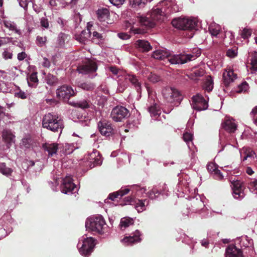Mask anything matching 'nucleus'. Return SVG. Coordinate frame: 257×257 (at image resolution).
<instances>
[{"instance_id":"f257e3e1","label":"nucleus","mask_w":257,"mask_h":257,"mask_svg":"<svg viewBox=\"0 0 257 257\" xmlns=\"http://www.w3.org/2000/svg\"><path fill=\"white\" fill-rule=\"evenodd\" d=\"M201 54L200 50L198 48L193 49L191 53L180 54L179 55L168 54L163 50H158L154 51L152 56L156 59H164L167 58L168 60L173 64H183L188 61L195 60Z\"/></svg>"},{"instance_id":"f03ea898","label":"nucleus","mask_w":257,"mask_h":257,"mask_svg":"<svg viewBox=\"0 0 257 257\" xmlns=\"http://www.w3.org/2000/svg\"><path fill=\"white\" fill-rule=\"evenodd\" d=\"M42 126L53 132L62 131L64 127L63 120L53 113L46 114L43 118Z\"/></svg>"},{"instance_id":"7ed1b4c3","label":"nucleus","mask_w":257,"mask_h":257,"mask_svg":"<svg viewBox=\"0 0 257 257\" xmlns=\"http://www.w3.org/2000/svg\"><path fill=\"white\" fill-rule=\"evenodd\" d=\"M85 226L87 228H89L99 234H103L106 227L105 221L101 215L93 217L88 219L86 221Z\"/></svg>"},{"instance_id":"20e7f679","label":"nucleus","mask_w":257,"mask_h":257,"mask_svg":"<svg viewBox=\"0 0 257 257\" xmlns=\"http://www.w3.org/2000/svg\"><path fill=\"white\" fill-rule=\"evenodd\" d=\"M149 17L141 16L139 18L140 23L146 27L153 28L156 25V22L161 19L163 16L162 11L159 8L153 9Z\"/></svg>"},{"instance_id":"39448f33","label":"nucleus","mask_w":257,"mask_h":257,"mask_svg":"<svg viewBox=\"0 0 257 257\" xmlns=\"http://www.w3.org/2000/svg\"><path fill=\"white\" fill-rule=\"evenodd\" d=\"M162 94L166 100L169 103L177 101L178 103H180L182 99L180 92L171 87L164 88L162 90Z\"/></svg>"},{"instance_id":"423d86ee","label":"nucleus","mask_w":257,"mask_h":257,"mask_svg":"<svg viewBox=\"0 0 257 257\" xmlns=\"http://www.w3.org/2000/svg\"><path fill=\"white\" fill-rule=\"evenodd\" d=\"M129 110L122 106H116L114 107L110 114L113 120L116 122L123 121L130 116Z\"/></svg>"},{"instance_id":"0eeeda50","label":"nucleus","mask_w":257,"mask_h":257,"mask_svg":"<svg viewBox=\"0 0 257 257\" xmlns=\"http://www.w3.org/2000/svg\"><path fill=\"white\" fill-rule=\"evenodd\" d=\"M96 240L92 237L84 239L79 251L80 253L85 256H89L92 252L96 244Z\"/></svg>"},{"instance_id":"6e6552de","label":"nucleus","mask_w":257,"mask_h":257,"mask_svg":"<svg viewBox=\"0 0 257 257\" xmlns=\"http://www.w3.org/2000/svg\"><path fill=\"white\" fill-rule=\"evenodd\" d=\"M56 94L58 98L69 103L70 97L74 96L75 92L71 86L64 85L57 89Z\"/></svg>"},{"instance_id":"1a4fd4ad","label":"nucleus","mask_w":257,"mask_h":257,"mask_svg":"<svg viewBox=\"0 0 257 257\" xmlns=\"http://www.w3.org/2000/svg\"><path fill=\"white\" fill-rule=\"evenodd\" d=\"M193 108L198 111L204 110L208 108V103L200 94H197L192 97Z\"/></svg>"},{"instance_id":"9d476101","label":"nucleus","mask_w":257,"mask_h":257,"mask_svg":"<svg viewBox=\"0 0 257 257\" xmlns=\"http://www.w3.org/2000/svg\"><path fill=\"white\" fill-rule=\"evenodd\" d=\"M98 127L102 135L108 137L114 134V130L111 123L105 119L101 120L98 122Z\"/></svg>"},{"instance_id":"9b49d317","label":"nucleus","mask_w":257,"mask_h":257,"mask_svg":"<svg viewBox=\"0 0 257 257\" xmlns=\"http://www.w3.org/2000/svg\"><path fill=\"white\" fill-rule=\"evenodd\" d=\"M123 201L124 202V203H120L121 206L125 205L127 203H130L132 204L133 203H135V208L138 212H142L145 210V202H147V203L149 202V201L147 199H138L137 202L135 200V198L131 196L125 197Z\"/></svg>"},{"instance_id":"f8f14e48","label":"nucleus","mask_w":257,"mask_h":257,"mask_svg":"<svg viewBox=\"0 0 257 257\" xmlns=\"http://www.w3.org/2000/svg\"><path fill=\"white\" fill-rule=\"evenodd\" d=\"M97 69V66L95 62L88 60L84 64L79 65L77 70L80 73L87 74L90 72H93Z\"/></svg>"},{"instance_id":"ddd939ff","label":"nucleus","mask_w":257,"mask_h":257,"mask_svg":"<svg viewBox=\"0 0 257 257\" xmlns=\"http://www.w3.org/2000/svg\"><path fill=\"white\" fill-rule=\"evenodd\" d=\"M231 184L234 197L236 199H242L244 197L242 183L239 180H236L232 182Z\"/></svg>"},{"instance_id":"4468645a","label":"nucleus","mask_w":257,"mask_h":257,"mask_svg":"<svg viewBox=\"0 0 257 257\" xmlns=\"http://www.w3.org/2000/svg\"><path fill=\"white\" fill-rule=\"evenodd\" d=\"M76 187V185L73 183V180L70 177H66L63 180L61 185V191L62 193L67 194L71 192Z\"/></svg>"},{"instance_id":"2eb2a0df","label":"nucleus","mask_w":257,"mask_h":257,"mask_svg":"<svg viewBox=\"0 0 257 257\" xmlns=\"http://www.w3.org/2000/svg\"><path fill=\"white\" fill-rule=\"evenodd\" d=\"M141 234L140 231L137 230L133 236H125L122 239V242L127 245H132L134 243L139 242L141 241L140 238Z\"/></svg>"},{"instance_id":"dca6fc26","label":"nucleus","mask_w":257,"mask_h":257,"mask_svg":"<svg viewBox=\"0 0 257 257\" xmlns=\"http://www.w3.org/2000/svg\"><path fill=\"white\" fill-rule=\"evenodd\" d=\"M225 257H243L242 252L234 245H229L226 249Z\"/></svg>"},{"instance_id":"f3484780","label":"nucleus","mask_w":257,"mask_h":257,"mask_svg":"<svg viewBox=\"0 0 257 257\" xmlns=\"http://www.w3.org/2000/svg\"><path fill=\"white\" fill-rule=\"evenodd\" d=\"M232 118H226L222 123V127L229 133H233L237 129V125Z\"/></svg>"},{"instance_id":"a211bd4d","label":"nucleus","mask_w":257,"mask_h":257,"mask_svg":"<svg viewBox=\"0 0 257 257\" xmlns=\"http://www.w3.org/2000/svg\"><path fill=\"white\" fill-rule=\"evenodd\" d=\"M110 71L114 75H116L117 77L124 75V80H138L135 76L130 74H125V73L118 69L116 66H111L109 67Z\"/></svg>"},{"instance_id":"6ab92c4d","label":"nucleus","mask_w":257,"mask_h":257,"mask_svg":"<svg viewBox=\"0 0 257 257\" xmlns=\"http://www.w3.org/2000/svg\"><path fill=\"white\" fill-rule=\"evenodd\" d=\"M136 47L143 52H148L152 49L150 43L145 40H138L135 42Z\"/></svg>"},{"instance_id":"aec40b11","label":"nucleus","mask_w":257,"mask_h":257,"mask_svg":"<svg viewBox=\"0 0 257 257\" xmlns=\"http://www.w3.org/2000/svg\"><path fill=\"white\" fill-rule=\"evenodd\" d=\"M97 18L99 21L109 24V11L107 9H98L97 12Z\"/></svg>"},{"instance_id":"412c9836","label":"nucleus","mask_w":257,"mask_h":257,"mask_svg":"<svg viewBox=\"0 0 257 257\" xmlns=\"http://www.w3.org/2000/svg\"><path fill=\"white\" fill-rule=\"evenodd\" d=\"M69 104L71 105L72 106L77 107L83 109H85L86 108L93 109L94 107V106H93L90 103V101L85 99L80 100L77 102L69 101Z\"/></svg>"},{"instance_id":"4be33fe9","label":"nucleus","mask_w":257,"mask_h":257,"mask_svg":"<svg viewBox=\"0 0 257 257\" xmlns=\"http://www.w3.org/2000/svg\"><path fill=\"white\" fill-rule=\"evenodd\" d=\"M130 191V189L125 188L124 189H121L118 191L111 193L109 194L107 199H110L111 201H115L117 199H121L122 196L128 194Z\"/></svg>"},{"instance_id":"5701e85b","label":"nucleus","mask_w":257,"mask_h":257,"mask_svg":"<svg viewBox=\"0 0 257 257\" xmlns=\"http://www.w3.org/2000/svg\"><path fill=\"white\" fill-rule=\"evenodd\" d=\"M2 137L9 148L12 143L14 142L15 136L10 131L4 130L3 132Z\"/></svg>"},{"instance_id":"b1692460","label":"nucleus","mask_w":257,"mask_h":257,"mask_svg":"<svg viewBox=\"0 0 257 257\" xmlns=\"http://www.w3.org/2000/svg\"><path fill=\"white\" fill-rule=\"evenodd\" d=\"M43 148L48 152L49 156H52L54 154L57 153L58 149V144L56 143H45L43 144Z\"/></svg>"},{"instance_id":"393cba45","label":"nucleus","mask_w":257,"mask_h":257,"mask_svg":"<svg viewBox=\"0 0 257 257\" xmlns=\"http://www.w3.org/2000/svg\"><path fill=\"white\" fill-rule=\"evenodd\" d=\"M186 18H179L177 19H174L172 21V25L179 29L185 30V24L187 23Z\"/></svg>"},{"instance_id":"a878e982","label":"nucleus","mask_w":257,"mask_h":257,"mask_svg":"<svg viewBox=\"0 0 257 257\" xmlns=\"http://www.w3.org/2000/svg\"><path fill=\"white\" fill-rule=\"evenodd\" d=\"M223 80H235L237 78V74L232 69L225 71L223 73Z\"/></svg>"},{"instance_id":"bb28decb","label":"nucleus","mask_w":257,"mask_h":257,"mask_svg":"<svg viewBox=\"0 0 257 257\" xmlns=\"http://www.w3.org/2000/svg\"><path fill=\"white\" fill-rule=\"evenodd\" d=\"M149 0H130V3L132 8H144Z\"/></svg>"},{"instance_id":"cd10ccee","label":"nucleus","mask_w":257,"mask_h":257,"mask_svg":"<svg viewBox=\"0 0 257 257\" xmlns=\"http://www.w3.org/2000/svg\"><path fill=\"white\" fill-rule=\"evenodd\" d=\"M91 34L89 29L87 31H83L81 34L77 36L76 40L79 41L80 43H84V42L90 37Z\"/></svg>"},{"instance_id":"c85d7f7f","label":"nucleus","mask_w":257,"mask_h":257,"mask_svg":"<svg viewBox=\"0 0 257 257\" xmlns=\"http://www.w3.org/2000/svg\"><path fill=\"white\" fill-rule=\"evenodd\" d=\"M13 171L11 168L7 167L6 163H0V172L4 175L11 176Z\"/></svg>"},{"instance_id":"c756f323","label":"nucleus","mask_w":257,"mask_h":257,"mask_svg":"<svg viewBox=\"0 0 257 257\" xmlns=\"http://www.w3.org/2000/svg\"><path fill=\"white\" fill-rule=\"evenodd\" d=\"M79 86L84 90L92 91L95 86L91 81H83L79 84Z\"/></svg>"},{"instance_id":"7c9ffc66","label":"nucleus","mask_w":257,"mask_h":257,"mask_svg":"<svg viewBox=\"0 0 257 257\" xmlns=\"http://www.w3.org/2000/svg\"><path fill=\"white\" fill-rule=\"evenodd\" d=\"M33 143V140L30 136L23 138L21 142L22 145L27 149L30 148Z\"/></svg>"},{"instance_id":"2f4dec72","label":"nucleus","mask_w":257,"mask_h":257,"mask_svg":"<svg viewBox=\"0 0 257 257\" xmlns=\"http://www.w3.org/2000/svg\"><path fill=\"white\" fill-rule=\"evenodd\" d=\"M134 223L133 218L130 217H124L120 220V225L121 227L126 228L131 225H133Z\"/></svg>"},{"instance_id":"473e14b6","label":"nucleus","mask_w":257,"mask_h":257,"mask_svg":"<svg viewBox=\"0 0 257 257\" xmlns=\"http://www.w3.org/2000/svg\"><path fill=\"white\" fill-rule=\"evenodd\" d=\"M148 109L150 113L154 116H158L161 113L160 110L158 108L156 104H154L153 105L150 106L148 108Z\"/></svg>"},{"instance_id":"72a5a7b5","label":"nucleus","mask_w":257,"mask_h":257,"mask_svg":"<svg viewBox=\"0 0 257 257\" xmlns=\"http://www.w3.org/2000/svg\"><path fill=\"white\" fill-rule=\"evenodd\" d=\"M213 81H204L202 85L203 89L209 92L213 88Z\"/></svg>"},{"instance_id":"f704fd0d","label":"nucleus","mask_w":257,"mask_h":257,"mask_svg":"<svg viewBox=\"0 0 257 257\" xmlns=\"http://www.w3.org/2000/svg\"><path fill=\"white\" fill-rule=\"evenodd\" d=\"M248 88V84L246 81H243V82L237 86L236 92L238 93H240L242 92H245Z\"/></svg>"},{"instance_id":"c9c22d12","label":"nucleus","mask_w":257,"mask_h":257,"mask_svg":"<svg viewBox=\"0 0 257 257\" xmlns=\"http://www.w3.org/2000/svg\"><path fill=\"white\" fill-rule=\"evenodd\" d=\"M69 36L64 33H61L59 34L58 37V42L59 46H62L65 44V41L67 39Z\"/></svg>"},{"instance_id":"e433bc0d","label":"nucleus","mask_w":257,"mask_h":257,"mask_svg":"<svg viewBox=\"0 0 257 257\" xmlns=\"http://www.w3.org/2000/svg\"><path fill=\"white\" fill-rule=\"evenodd\" d=\"M188 21L185 24V30H191L195 28L197 25L196 22L192 20L189 19H186Z\"/></svg>"},{"instance_id":"4c0bfd02","label":"nucleus","mask_w":257,"mask_h":257,"mask_svg":"<svg viewBox=\"0 0 257 257\" xmlns=\"http://www.w3.org/2000/svg\"><path fill=\"white\" fill-rule=\"evenodd\" d=\"M204 73V70L202 68L195 69L192 71L191 75L195 77H199L203 76Z\"/></svg>"},{"instance_id":"58836bf2","label":"nucleus","mask_w":257,"mask_h":257,"mask_svg":"<svg viewBox=\"0 0 257 257\" xmlns=\"http://www.w3.org/2000/svg\"><path fill=\"white\" fill-rule=\"evenodd\" d=\"M47 38L46 36L42 37L38 36L36 38L37 44L38 46L41 47L45 45Z\"/></svg>"},{"instance_id":"ea45409f","label":"nucleus","mask_w":257,"mask_h":257,"mask_svg":"<svg viewBox=\"0 0 257 257\" xmlns=\"http://www.w3.org/2000/svg\"><path fill=\"white\" fill-rule=\"evenodd\" d=\"M4 24L5 27L12 31H17L16 25L11 21H4Z\"/></svg>"},{"instance_id":"a19ab883","label":"nucleus","mask_w":257,"mask_h":257,"mask_svg":"<svg viewBox=\"0 0 257 257\" xmlns=\"http://www.w3.org/2000/svg\"><path fill=\"white\" fill-rule=\"evenodd\" d=\"M237 55V49H229L226 51V56L230 58H234Z\"/></svg>"},{"instance_id":"79ce46f5","label":"nucleus","mask_w":257,"mask_h":257,"mask_svg":"<svg viewBox=\"0 0 257 257\" xmlns=\"http://www.w3.org/2000/svg\"><path fill=\"white\" fill-rule=\"evenodd\" d=\"M251 34V30L249 29L244 28L241 32V36L243 39L248 38Z\"/></svg>"},{"instance_id":"37998d69","label":"nucleus","mask_w":257,"mask_h":257,"mask_svg":"<svg viewBox=\"0 0 257 257\" xmlns=\"http://www.w3.org/2000/svg\"><path fill=\"white\" fill-rule=\"evenodd\" d=\"M183 140L187 143L192 142L193 140V135L188 132H186L183 136Z\"/></svg>"},{"instance_id":"c03bdc74","label":"nucleus","mask_w":257,"mask_h":257,"mask_svg":"<svg viewBox=\"0 0 257 257\" xmlns=\"http://www.w3.org/2000/svg\"><path fill=\"white\" fill-rule=\"evenodd\" d=\"M252 67L254 70H257V52H255L251 60Z\"/></svg>"},{"instance_id":"a18cd8bd","label":"nucleus","mask_w":257,"mask_h":257,"mask_svg":"<svg viewBox=\"0 0 257 257\" xmlns=\"http://www.w3.org/2000/svg\"><path fill=\"white\" fill-rule=\"evenodd\" d=\"M41 26L45 28L48 29L49 26V21L48 19L46 18H42L41 19Z\"/></svg>"},{"instance_id":"49530a36","label":"nucleus","mask_w":257,"mask_h":257,"mask_svg":"<svg viewBox=\"0 0 257 257\" xmlns=\"http://www.w3.org/2000/svg\"><path fill=\"white\" fill-rule=\"evenodd\" d=\"M216 168L215 164L213 163H209L207 166V169L210 173L213 172Z\"/></svg>"},{"instance_id":"de8ad7c7","label":"nucleus","mask_w":257,"mask_h":257,"mask_svg":"<svg viewBox=\"0 0 257 257\" xmlns=\"http://www.w3.org/2000/svg\"><path fill=\"white\" fill-rule=\"evenodd\" d=\"M110 3H111L113 5L119 7L121 6L125 0H109Z\"/></svg>"},{"instance_id":"09e8293b","label":"nucleus","mask_w":257,"mask_h":257,"mask_svg":"<svg viewBox=\"0 0 257 257\" xmlns=\"http://www.w3.org/2000/svg\"><path fill=\"white\" fill-rule=\"evenodd\" d=\"M209 32L212 36L216 37L219 34L220 31L216 28H210Z\"/></svg>"},{"instance_id":"8fccbe9b","label":"nucleus","mask_w":257,"mask_h":257,"mask_svg":"<svg viewBox=\"0 0 257 257\" xmlns=\"http://www.w3.org/2000/svg\"><path fill=\"white\" fill-rule=\"evenodd\" d=\"M13 56L12 53L8 52L7 51H5L3 53V57L5 59H12Z\"/></svg>"},{"instance_id":"3c124183","label":"nucleus","mask_w":257,"mask_h":257,"mask_svg":"<svg viewBox=\"0 0 257 257\" xmlns=\"http://www.w3.org/2000/svg\"><path fill=\"white\" fill-rule=\"evenodd\" d=\"M31 0H20L19 4L21 7L25 9L27 8L28 3Z\"/></svg>"},{"instance_id":"603ef678","label":"nucleus","mask_w":257,"mask_h":257,"mask_svg":"<svg viewBox=\"0 0 257 257\" xmlns=\"http://www.w3.org/2000/svg\"><path fill=\"white\" fill-rule=\"evenodd\" d=\"M27 54L25 52H22L18 54V59L22 61L27 57Z\"/></svg>"},{"instance_id":"864d4df0","label":"nucleus","mask_w":257,"mask_h":257,"mask_svg":"<svg viewBox=\"0 0 257 257\" xmlns=\"http://www.w3.org/2000/svg\"><path fill=\"white\" fill-rule=\"evenodd\" d=\"M153 192L154 193L156 197H157L160 194H162V191L156 187H154L152 189V193Z\"/></svg>"},{"instance_id":"5fc2aeb1","label":"nucleus","mask_w":257,"mask_h":257,"mask_svg":"<svg viewBox=\"0 0 257 257\" xmlns=\"http://www.w3.org/2000/svg\"><path fill=\"white\" fill-rule=\"evenodd\" d=\"M250 115L252 116L253 119L256 118V115H257V106L252 109L250 112Z\"/></svg>"},{"instance_id":"6e6d98bb","label":"nucleus","mask_w":257,"mask_h":257,"mask_svg":"<svg viewBox=\"0 0 257 257\" xmlns=\"http://www.w3.org/2000/svg\"><path fill=\"white\" fill-rule=\"evenodd\" d=\"M118 37L122 40H126V39H128V38H129V36L127 34H125V33H119L118 34Z\"/></svg>"},{"instance_id":"4d7b16f0","label":"nucleus","mask_w":257,"mask_h":257,"mask_svg":"<svg viewBox=\"0 0 257 257\" xmlns=\"http://www.w3.org/2000/svg\"><path fill=\"white\" fill-rule=\"evenodd\" d=\"M43 66L45 67H49L50 66V62L47 58H44Z\"/></svg>"},{"instance_id":"13d9d810","label":"nucleus","mask_w":257,"mask_h":257,"mask_svg":"<svg viewBox=\"0 0 257 257\" xmlns=\"http://www.w3.org/2000/svg\"><path fill=\"white\" fill-rule=\"evenodd\" d=\"M93 37L96 38L98 40H101L102 38L101 34H99V33L96 31L93 32Z\"/></svg>"},{"instance_id":"bf43d9fd","label":"nucleus","mask_w":257,"mask_h":257,"mask_svg":"<svg viewBox=\"0 0 257 257\" xmlns=\"http://www.w3.org/2000/svg\"><path fill=\"white\" fill-rule=\"evenodd\" d=\"M213 172H214L215 174L218 175V178L219 179H222L223 178V176L221 174L220 170H219L217 168H216V170H215Z\"/></svg>"},{"instance_id":"052dcab7","label":"nucleus","mask_w":257,"mask_h":257,"mask_svg":"<svg viewBox=\"0 0 257 257\" xmlns=\"http://www.w3.org/2000/svg\"><path fill=\"white\" fill-rule=\"evenodd\" d=\"M37 74V72L32 73L30 75V80H38Z\"/></svg>"},{"instance_id":"680f3d73","label":"nucleus","mask_w":257,"mask_h":257,"mask_svg":"<svg viewBox=\"0 0 257 257\" xmlns=\"http://www.w3.org/2000/svg\"><path fill=\"white\" fill-rule=\"evenodd\" d=\"M133 84L137 88L138 91L140 89L141 84L139 81H131Z\"/></svg>"},{"instance_id":"e2e57ef3","label":"nucleus","mask_w":257,"mask_h":257,"mask_svg":"<svg viewBox=\"0 0 257 257\" xmlns=\"http://www.w3.org/2000/svg\"><path fill=\"white\" fill-rule=\"evenodd\" d=\"M148 195L151 199H154L156 198L154 193H152V189L148 192Z\"/></svg>"},{"instance_id":"0e129e2a","label":"nucleus","mask_w":257,"mask_h":257,"mask_svg":"<svg viewBox=\"0 0 257 257\" xmlns=\"http://www.w3.org/2000/svg\"><path fill=\"white\" fill-rule=\"evenodd\" d=\"M250 186L253 187L254 190H257V179L250 184Z\"/></svg>"},{"instance_id":"69168bd1","label":"nucleus","mask_w":257,"mask_h":257,"mask_svg":"<svg viewBox=\"0 0 257 257\" xmlns=\"http://www.w3.org/2000/svg\"><path fill=\"white\" fill-rule=\"evenodd\" d=\"M101 163H102V161L100 159H98V158L95 159L94 161V166L95 165H99L101 164Z\"/></svg>"},{"instance_id":"338daca9","label":"nucleus","mask_w":257,"mask_h":257,"mask_svg":"<svg viewBox=\"0 0 257 257\" xmlns=\"http://www.w3.org/2000/svg\"><path fill=\"white\" fill-rule=\"evenodd\" d=\"M246 173L247 174L251 175L253 173V171L250 167H247L246 169Z\"/></svg>"},{"instance_id":"774afa93","label":"nucleus","mask_w":257,"mask_h":257,"mask_svg":"<svg viewBox=\"0 0 257 257\" xmlns=\"http://www.w3.org/2000/svg\"><path fill=\"white\" fill-rule=\"evenodd\" d=\"M49 4L52 7H55L57 6L56 0H50L49 2Z\"/></svg>"}]
</instances>
